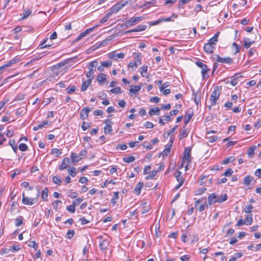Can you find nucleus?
<instances>
[{"mask_svg": "<svg viewBox=\"0 0 261 261\" xmlns=\"http://www.w3.org/2000/svg\"><path fill=\"white\" fill-rule=\"evenodd\" d=\"M67 196L73 199L77 197L78 193L76 192H73L72 190H69Z\"/></svg>", "mask_w": 261, "mask_h": 261, "instance_id": "4c0bfd02", "label": "nucleus"}, {"mask_svg": "<svg viewBox=\"0 0 261 261\" xmlns=\"http://www.w3.org/2000/svg\"><path fill=\"white\" fill-rule=\"evenodd\" d=\"M253 178L249 175H247L244 177V184L247 186L250 184V182L252 181Z\"/></svg>", "mask_w": 261, "mask_h": 261, "instance_id": "cd10ccee", "label": "nucleus"}, {"mask_svg": "<svg viewBox=\"0 0 261 261\" xmlns=\"http://www.w3.org/2000/svg\"><path fill=\"white\" fill-rule=\"evenodd\" d=\"M144 126L146 128H153L154 125L153 124V123L151 122H149V121H146L145 123H144Z\"/></svg>", "mask_w": 261, "mask_h": 261, "instance_id": "338daca9", "label": "nucleus"}, {"mask_svg": "<svg viewBox=\"0 0 261 261\" xmlns=\"http://www.w3.org/2000/svg\"><path fill=\"white\" fill-rule=\"evenodd\" d=\"M68 172L69 174L72 176L74 177L77 172H76V169L74 167H72L68 169Z\"/></svg>", "mask_w": 261, "mask_h": 261, "instance_id": "79ce46f5", "label": "nucleus"}, {"mask_svg": "<svg viewBox=\"0 0 261 261\" xmlns=\"http://www.w3.org/2000/svg\"><path fill=\"white\" fill-rule=\"evenodd\" d=\"M147 28L146 25H139L135 29L126 32V33H130L133 32H138L145 31Z\"/></svg>", "mask_w": 261, "mask_h": 261, "instance_id": "f3484780", "label": "nucleus"}, {"mask_svg": "<svg viewBox=\"0 0 261 261\" xmlns=\"http://www.w3.org/2000/svg\"><path fill=\"white\" fill-rule=\"evenodd\" d=\"M135 160V158L134 156H128L123 158V161L127 163H130Z\"/></svg>", "mask_w": 261, "mask_h": 261, "instance_id": "f704fd0d", "label": "nucleus"}, {"mask_svg": "<svg viewBox=\"0 0 261 261\" xmlns=\"http://www.w3.org/2000/svg\"><path fill=\"white\" fill-rule=\"evenodd\" d=\"M156 174L157 171L154 170H152L149 173V175L145 177V178L147 180H148L149 179H152L154 177H155L156 175Z\"/></svg>", "mask_w": 261, "mask_h": 261, "instance_id": "58836bf2", "label": "nucleus"}, {"mask_svg": "<svg viewBox=\"0 0 261 261\" xmlns=\"http://www.w3.org/2000/svg\"><path fill=\"white\" fill-rule=\"evenodd\" d=\"M221 92L219 86H217L214 90L212 92L211 96H210V100L211 102V105L215 106L217 101L218 100L219 96L220 95Z\"/></svg>", "mask_w": 261, "mask_h": 261, "instance_id": "39448f33", "label": "nucleus"}, {"mask_svg": "<svg viewBox=\"0 0 261 261\" xmlns=\"http://www.w3.org/2000/svg\"><path fill=\"white\" fill-rule=\"evenodd\" d=\"M192 149L190 147L185 148L184 151V156L182 160V163L187 161L188 163H190L192 161V158L191 156Z\"/></svg>", "mask_w": 261, "mask_h": 261, "instance_id": "0eeeda50", "label": "nucleus"}, {"mask_svg": "<svg viewBox=\"0 0 261 261\" xmlns=\"http://www.w3.org/2000/svg\"><path fill=\"white\" fill-rule=\"evenodd\" d=\"M20 61L19 58L15 57L11 60L8 62V63L0 67V73L3 72V70L6 68L11 66L12 65Z\"/></svg>", "mask_w": 261, "mask_h": 261, "instance_id": "9d476101", "label": "nucleus"}, {"mask_svg": "<svg viewBox=\"0 0 261 261\" xmlns=\"http://www.w3.org/2000/svg\"><path fill=\"white\" fill-rule=\"evenodd\" d=\"M149 114L150 116H152L154 115H159L160 109L158 107H155V108L151 109L149 112Z\"/></svg>", "mask_w": 261, "mask_h": 261, "instance_id": "a878e982", "label": "nucleus"}, {"mask_svg": "<svg viewBox=\"0 0 261 261\" xmlns=\"http://www.w3.org/2000/svg\"><path fill=\"white\" fill-rule=\"evenodd\" d=\"M23 217L20 216L19 217L15 219V225L16 226H19L22 224Z\"/></svg>", "mask_w": 261, "mask_h": 261, "instance_id": "c03bdc74", "label": "nucleus"}, {"mask_svg": "<svg viewBox=\"0 0 261 261\" xmlns=\"http://www.w3.org/2000/svg\"><path fill=\"white\" fill-rule=\"evenodd\" d=\"M243 256V253L238 252L236 253L233 256H231L228 261H235L237 259L241 258Z\"/></svg>", "mask_w": 261, "mask_h": 261, "instance_id": "bb28decb", "label": "nucleus"}, {"mask_svg": "<svg viewBox=\"0 0 261 261\" xmlns=\"http://www.w3.org/2000/svg\"><path fill=\"white\" fill-rule=\"evenodd\" d=\"M204 50L208 54H212L216 49V46H214L208 42L205 44L204 46Z\"/></svg>", "mask_w": 261, "mask_h": 261, "instance_id": "ddd939ff", "label": "nucleus"}, {"mask_svg": "<svg viewBox=\"0 0 261 261\" xmlns=\"http://www.w3.org/2000/svg\"><path fill=\"white\" fill-rule=\"evenodd\" d=\"M143 186V182H139L135 188L134 190L137 193L138 195L140 194L141 190Z\"/></svg>", "mask_w": 261, "mask_h": 261, "instance_id": "7c9ffc66", "label": "nucleus"}, {"mask_svg": "<svg viewBox=\"0 0 261 261\" xmlns=\"http://www.w3.org/2000/svg\"><path fill=\"white\" fill-rule=\"evenodd\" d=\"M227 195L226 194H224L217 197V202L222 203L227 199Z\"/></svg>", "mask_w": 261, "mask_h": 261, "instance_id": "473e14b6", "label": "nucleus"}, {"mask_svg": "<svg viewBox=\"0 0 261 261\" xmlns=\"http://www.w3.org/2000/svg\"><path fill=\"white\" fill-rule=\"evenodd\" d=\"M89 71H87L86 73V77H87L88 80L92 82V80L94 77V71L93 69L91 68H88Z\"/></svg>", "mask_w": 261, "mask_h": 261, "instance_id": "412c9836", "label": "nucleus"}, {"mask_svg": "<svg viewBox=\"0 0 261 261\" xmlns=\"http://www.w3.org/2000/svg\"><path fill=\"white\" fill-rule=\"evenodd\" d=\"M48 123V121H43L41 123L38 124L37 125L35 126L33 129L34 131L38 130L42 128L45 125H47Z\"/></svg>", "mask_w": 261, "mask_h": 261, "instance_id": "4be33fe9", "label": "nucleus"}, {"mask_svg": "<svg viewBox=\"0 0 261 261\" xmlns=\"http://www.w3.org/2000/svg\"><path fill=\"white\" fill-rule=\"evenodd\" d=\"M193 115V113L191 112V113H189V112H187L186 113V114L185 116V119H184V122L185 125H187L188 122L190 121L191 118L192 117Z\"/></svg>", "mask_w": 261, "mask_h": 261, "instance_id": "393cba45", "label": "nucleus"}, {"mask_svg": "<svg viewBox=\"0 0 261 261\" xmlns=\"http://www.w3.org/2000/svg\"><path fill=\"white\" fill-rule=\"evenodd\" d=\"M170 86V83L169 82H165L163 84L161 85L160 87V89L161 91H163L166 88Z\"/></svg>", "mask_w": 261, "mask_h": 261, "instance_id": "e2e57ef3", "label": "nucleus"}, {"mask_svg": "<svg viewBox=\"0 0 261 261\" xmlns=\"http://www.w3.org/2000/svg\"><path fill=\"white\" fill-rule=\"evenodd\" d=\"M76 89V87L75 86H72L71 87H68L66 89L67 92L68 94H71L75 92Z\"/></svg>", "mask_w": 261, "mask_h": 261, "instance_id": "49530a36", "label": "nucleus"}, {"mask_svg": "<svg viewBox=\"0 0 261 261\" xmlns=\"http://www.w3.org/2000/svg\"><path fill=\"white\" fill-rule=\"evenodd\" d=\"M92 82L87 80V81H85L83 82L82 86H81V91L84 92L85 91L89 86L91 84Z\"/></svg>", "mask_w": 261, "mask_h": 261, "instance_id": "6ab92c4d", "label": "nucleus"}, {"mask_svg": "<svg viewBox=\"0 0 261 261\" xmlns=\"http://www.w3.org/2000/svg\"><path fill=\"white\" fill-rule=\"evenodd\" d=\"M242 76L241 75L240 73L235 74L233 76L231 77V80L230 81V84L232 86H235L238 84V80L240 77H242Z\"/></svg>", "mask_w": 261, "mask_h": 261, "instance_id": "a211bd4d", "label": "nucleus"}, {"mask_svg": "<svg viewBox=\"0 0 261 261\" xmlns=\"http://www.w3.org/2000/svg\"><path fill=\"white\" fill-rule=\"evenodd\" d=\"M243 46L245 48H249L252 44H254L255 41V40H251L250 38L247 37H245L243 38Z\"/></svg>", "mask_w": 261, "mask_h": 261, "instance_id": "2eb2a0df", "label": "nucleus"}, {"mask_svg": "<svg viewBox=\"0 0 261 261\" xmlns=\"http://www.w3.org/2000/svg\"><path fill=\"white\" fill-rule=\"evenodd\" d=\"M140 73H141V75L142 76H145L144 74H146L147 72L148 67H147V66L143 65V66L140 67Z\"/></svg>", "mask_w": 261, "mask_h": 261, "instance_id": "ea45409f", "label": "nucleus"}, {"mask_svg": "<svg viewBox=\"0 0 261 261\" xmlns=\"http://www.w3.org/2000/svg\"><path fill=\"white\" fill-rule=\"evenodd\" d=\"M119 198V192H116L114 193L113 198L111 199V203L113 204L116 203L117 200Z\"/></svg>", "mask_w": 261, "mask_h": 261, "instance_id": "a18cd8bd", "label": "nucleus"}, {"mask_svg": "<svg viewBox=\"0 0 261 261\" xmlns=\"http://www.w3.org/2000/svg\"><path fill=\"white\" fill-rule=\"evenodd\" d=\"M19 149L22 151H25L28 150V147L24 143H20L19 145Z\"/></svg>", "mask_w": 261, "mask_h": 261, "instance_id": "603ef678", "label": "nucleus"}, {"mask_svg": "<svg viewBox=\"0 0 261 261\" xmlns=\"http://www.w3.org/2000/svg\"><path fill=\"white\" fill-rule=\"evenodd\" d=\"M48 39H45V40L43 41V42L41 44V48H46V47H50L51 44H48V43H46Z\"/></svg>", "mask_w": 261, "mask_h": 261, "instance_id": "052dcab7", "label": "nucleus"}, {"mask_svg": "<svg viewBox=\"0 0 261 261\" xmlns=\"http://www.w3.org/2000/svg\"><path fill=\"white\" fill-rule=\"evenodd\" d=\"M145 15L141 16H137V17H133L130 18L129 19L126 20L125 22L123 23L124 26H125L126 28H130L133 27L137 23H138L140 21H142L143 19H145Z\"/></svg>", "mask_w": 261, "mask_h": 261, "instance_id": "f03ea898", "label": "nucleus"}, {"mask_svg": "<svg viewBox=\"0 0 261 261\" xmlns=\"http://www.w3.org/2000/svg\"><path fill=\"white\" fill-rule=\"evenodd\" d=\"M253 207L251 205H247L244 208V212L246 213H250Z\"/></svg>", "mask_w": 261, "mask_h": 261, "instance_id": "4d7b16f0", "label": "nucleus"}, {"mask_svg": "<svg viewBox=\"0 0 261 261\" xmlns=\"http://www.w3.org/2000/svg\"><path fill=\"white\" fill-rule=\"evenodd\" d=\"M32 11L30 10H27L23 11V16L22 18H27L30 15H31Z\"/></svg>", "mask_w": 261, "mask_h": 261, "instance_id": "69168bd1", "label": "nucleus"}, {"mask_svg": "<svg viewBox=\"0 0 261 261\" xmlns=\"http://www.w3.org/2000/svg\"><path fill=\"white\" fill-rule=\"evenodd\" d=\"M90 127V124L88 122L84 121L82 125V129L83 130H86Z\"/></svg>", "mask_w": 261, "mask_h": 261, "instance_id": "864d4df0", "label": "nucleus"}, {"mask_svg": "<svg viewBox=\"0 0 261 261\" xmlns=\"http://www.w3.org/2000/svg\"><path fill=\"white\" fill-rule=\"evenodd\" d=\"M40 195V193L38 190H37V193L36 194V197L34 198H29L28 197H25L24 193H23L22 202L25 205H32L37 203Z\"/></svg>", "mask_w": 261, "mask_h": 261, "instance_id": "f257e3e1", "label": "nucleus"}, {"mask_svg": "<svg viewBox=\"0 0 261 261\" xmlns=\"http://www.w3.org/2000/svg\"><path fill=\"white\" fill-rule=\"evenodd\" d=\"M113 184V185H115L116 184V181H114V180H106L105 181V182L103 183V186H102V187H107V186L108 184Z\"/></svg>", "mask_w": 261, "mask_h": 261, "instance_id": "0e129e2a", "label": "nucleus"}, {"mask_svg": "<svg viewBox=\"0 0 261 261\" xmlns=\"http://www.w3.org/2000/svg\"><path fill=\"white\" fill-rule=\"evenodd\" d=\"M188 136V132L186 131V130H182L180 134H179V139L181 140L182 139L184 138H186Z\"/></svg>", "mask_w": 261, "mask_h": 261, "instance_id": "5fc2aeb1", "label": "nucleus"}, {"mask_svg": "<svg viewBox=\"0 0 261 261\" xmlns=\"http://www.w3.org/2000/svg\"><path fill=\"white\" fill-rule=\"evenodd\" d=\"M108 245L109 243L106 241L103 240L101 243H100L99 247L101 250H105L107 249Z\"/></svg>", "mask_w": 261, "mask_h": 261, "instance_id": "c756f323", "label": "nucleus"}, {"mask_svg": "<svg viewBox=\"0 0 261 261\" xmlns=\"http://www.w3.org/2000/svg\"><path fill=\"white\" fill-rule=\"evenodd\" d=\"M70 163V160L68 158H64L61 162V164L59 166V169L63 170L66 169Z\"/></svg>", "mask_w": 261, "mask_h": 261, "instance_id": "f8f14e48", "label": "nucleus"}, {"mask_svg": "<svg viewBox=\"0 0 261 261\" xmlns=\"http://www.w3.org/2000/svg\"><path fill=\"white\" fill-rule=\"evenodd\" d=\"M48 190L47 188H45L43 190L42 195H41V198L44 201L47 200V198L48 197Z\"/></svg>", "mask_w": 261, "mask_h": 261, "instance_id": "72a5a7b5", "label": "nucleus"}, {"mask_svg": "<svg viewBox=\"0 0 261 261\" xmlns=\"http://www.w3.org/2000/svg\"><path fill=\"white\" fill-rule=\"evenodd\" d=\"M50 153L51 154H56V156H58L62 153L61 150L57 148H53L51 150Z\"/></svg>", "mask_w": 261, "mask_h": 261, "instance_id": "a19ab883", "label": "nucleus"}, {"mask_svg": "<svg viewBox=\"0 0 261 261\" xmlns=\"http://www.w3.org/2000/svg\"><path fill=\"white\" fill-rule=\"evenodd\" d=\"M91 111L89 108H84L82 109L80 113V118L82 120L87 119L88 117V114Z\"/></svg>", "mask_w": 261, "mask_h": 261, "instance_id": "4468645a", "label": "nucleus"}, {"mask_svg": "<svg viewBox=\"0 0 261 261\" xmlns=\"http://www.w3.org/2000/svg\"><path fill=\"white\" fill-rule=\"evenodd\" d=\"M255 148V146H252L248 148L247 151V154L249 157L252 158V156L253 155V154H254V150Z\"/></svg>", "mask_w": 261, "mask_h": 261, "instance_id": "c9c22d12", "label": "nucleus"}, {"mask_svg": "<svg viewBox=\"0 0 261 261\" xmlns=\"http://www.w3.org/2000/svg\"><path fill=\"white\" fill-rule=\"evenodd\" d=\"M98 65V62L96 60H94L92 62H91L88 66V68H91L93 69V67H96Z\"/></svg>", "mask_w": 261, "mask_h": 261, "instance_id": "bf43d9fd", "label": "nucleus"}, {"mask_svg": "<svg viewBox=\"0 0 261 261\" xmlns=\"http://www.w3.org/2000/svg\"><path fill=\"white\" fill-rule=\"evenodd\" d=\"M217 57V61L222 63L231 64L232 63V59L230 57L222 58L218 55H215Z\"/></svg>", "mask_w": 261, "mask_h": 261, "instance_id": "9b49d317", "label": "nucleus"}, {"mask_svg": "<svg viewBox=\"0 0 261 261\" xmlns=\"http://www.w3.org/2000/svg\"><path fill=\"white\" fill-rule=\"evenodd\" d=\"M141 89V87L139 85H131L129 89V93L135 94L136 93L140 91Z\"/></svg>", "mask_w": 261, "mask_h": 261, "instance_id": "aec40b11", "label": "nucleus"}, {"mask_svg": "<svg viewBox=\"0 0 261 261\" xmlns=\"http://www.w3.org/2000/svg\"><path fill=\"white\" fill-rule=\"evenodd\" d=\"M9 144L12 147L14 152L16 153L17 151V146L16 145L15 141L13 139L10 140L9 142Z\"/></svg>", "mask_w": 261, "mask_h": 261, "instance_id": "2f4dec72", "label": "nucleus"}, {"mask_svg": "<svg viewBox=\"0 0 261 261\" xmlns=\"http://www.w3.org/2000/svg\"><path fill=\"white\" fill-rule=\"evenodd\" d=\"M246 222V225H250L253 221L252 219V214H249L247 215V217H246L245 220H244Z\"/></svg>", "mask_w": 261, "mask_h": 261, "instance_id": "e433bc0d", "label": "nucleus"}, {"mask_svg": "<svg viewBox=\"0 0 261 261\" xmlns=\"http://www.w3.org/2000/svg\"><path fill=\"white\" fill-rule=\"evenodd\" d=\"M113 122L110 119H106L105 121L104 132L106 134H110L112 133L113 129L111 124Z\"/></svg>", "mask_w": 261, "mask_h": 261, "instance_id": "6e6552de", "label": "nucleus"}, {"mask_svg": "<svg viewBox=\"0 0 261 261\" xmlns=\"http://www.w3.org/2000/svg\"><path fill=\"white\" fill-rule=\"evenodd\" d=\"M111 16V13L108 12L100 20L101 23H103L108 21L109 18Z\"/></svg>", "mask_w": 261, "mask_h": 261, "instance_id": "8fccbe9b", "label": "nucleus"}, {"mask_svg": "<svg viewBox=\"0 0 261 261\" xmlns=\"http://www.w3.org/2000/svg\"><path fill=\"white\" fill-rule=\"evenodd\" d=\"M87 154V151L86 149L81 150L78 155H76V153L72 152L71 154V163L79 162L85 158Z\"/></svg>", "mask_w": 261, "mask_h": 261, "instance_id": "7ed1b4c3", "label": "nucleus"}, {"mask_svg": "<svg viewBox=\"0 0 261 261\" xmlns=\"http://www.w3.org/2000/svg\"><path fill=\"white\" fill-rule=\"evenodd\" d=\"M75 234V232L74 230L70 229L69 230L67 233V238L69 239H71L73 238Z\"/></svg>", "mask_w": 261, "mask_h": 261, "instance_id": "09e8293b", "label": "nucleus"}, {"mask_svg": "<svg viewBox=\"0 0 261 261\" xmlns=\"http://www.w3.org/2000/svg\"><path fill=\"white\" fill-rule=\"evenodd\" d=\"M140 211H141V213L142 214H144L146 213L147 212H148V211H149V206H146V202L142 203L141 204V205L140 207Z\"/></svg>", "mask_w": 261, "mask_h": 261, "instance_id": "b1692460", "label": "nucleus"}, {"mask_svg": "<svg viewBox=\"0 0 261 261\" xmlns=\"http://www.w3.org/2000/svg\"><path fill=\"white\" fill-rule=\"evenodd\" d=\"M52 180L55 184L58 185H60L62 182L61 178L58 177L57 176H53L52 178Z\"/></svg>", "mask_w": 261, "mask_h": 261, "instance_id": "37998d69", "label": "nucleus"}, {"mask_svg": "<svg viewBox=\"0 0 261 261\" xmlns=\"http://www.w3.org/2000/svg\"><path fill=\"white\" fill-rule=\"evenodd\" d=\"M106 80V75L105 73H101L97 77V81L99 84H101Z\"/></svg>", "mask_w": 261, "mask_h": 261, "instance_id": "5701e85b", "label": "nucleus"}, {"mask_svg": "<svg viewBox=\"0 0 261 261\" xmlns=\"http://www.w3.org/2000/svg\"><path fill=\"white\" fill-rule=\"evenodd\" d=\"M232 173H233L232 169L231 168H229L223 173V175H224L227 177H229L231 175Z\"/></svg>", "mask_w": 261, "mask_h": 261, "instance_id": "13d9d810", "label": "nucleus"}, {"mask_svg": "<svg viewBox=\"0 0 261 261\" xmlns=\"http://www.w3.org/2000/svg\"><path fill=\"white\" fill-rule=\"evenodd\" d=\"M196 64L201 69L202 79L203 80L208 79L209 75L207 72L210 70V69L207 67L206 65L200 61L196 62Z\"/></svg>", "mask_w": 261, "mask_h": 261, "instance_id": "20e7f679", "label": "nucleus"}, {"mask_svg": "<svg viewBox=\"0 0 261 261\" xmlns=\"http://www.w3.org/2000/svg\"><path fill=\"white\" fill-rule=\"evenodd\" d=\"M29 246L33 248L35 250H36L38 248V244L35 241H32L29 244Z\"/></svg>", "mask_w": 261, "mask_h": 261, "instance_id": "680f3d73", "label": "nucleus"}, {"mask_svg": "<svg viewBox=\"0 0 261 261\" xmlns=\"http://www.w3.org/2000/svg\"><path fill=\"white\" fill-rule=\"evenodd\" d=\"M127 4V1H125L123 3H117L113 5L110 9L109 12L112 15L113 14L117 13L120 11L123 7H124Z\"/></svg>", "mask_w": 261, "mask_h": 261, "instance_id": "423d86ee", "label": "nucleus"}, {"mask_svg": "<svg viewBox=\"0 0 261 261\" xmlns=\"http://www.w3.org/2000/svg\"><path fill=\"white\" fill-rule=\"evenodd\" d=\"M234 160V158L233 156H230L228 158H226L223 161V164H227L229 163L232 162Z\"/></svg>", "mask_w": 261, "mask_h": 261, "instance_id": "3c124183", "label": "nucleus"}, {"mask_svg": "<svg viewBox=\"0 0 261 261\" xmlns=\"http://www.w3.org/2000/svg\"><path fill=\"white\" fill-rule=\"evenodd\" d=\"M110 92L112 93H120L121 92V89L120 87H117L115 88L112 89L110 90Z\"/></svg>", "mask_w": 261, "mask_h": 261, "instance_id": "6e6d98bb", "label": "nucleus"}, {"mask_svg": "<svg viewBox=\"0 0 261 261\" xmlns=\"http://www.w3.org/2000/svg\"><path fill=\"white\" fill-rule=\"evenodd\" d=\"M110 59L118 60V59H123L124 54L123 53H117L116 51H113L109 54Z\"/></svg>", "mask_w": 261, "mask_h": 261, "instance_id": "1a4fd4ad", "label": "nucleus"}, {"mask_svg": "<svg viewBox=\"0 0 261 261\" xmlns=\"http://www.w3.org/2000/svg\"><path fill=\"white\" fill-rule=\"evenodd\" d=\"M207 202L209 205H212L217 202V196L215 193H212L209 195L207 198Z\"/></svg>", "mask_w": 261, "mask_h": 261, "instance_id": "dca6fc26", "label": "nucleus"}, {"mask_svg": "<svg viewBox=\"0 0 261 261\" xmlns=\"http://www.w3.org/2000/svg\"><path fill=\"white\" fill-rule=\"evenodd\" d=\"M190 258V256L189 255L186 254L183 256H181L180 257V259L181 261H189Z\"/></svg>", "mask_w": 261, "mask_h": 261, "instance_id": "774afa93", "label": "nucleus"}, {"mask_svg": "<svg viewBox=\"0 0 261 261\" xmlns=\"http://www.w3.org/2000/svg\"><path fill=\"white\" fill-rule=\"evenodd\" d=\"M181 174V173L178 171H177L176 172H175L174 173V175L176 178V180L179 182H181V181H182L183 183H184L185 181V179L182 178V176Z\"/></svg>", "mask_w": 261, "mask_h": 261, "instance_id": "c85d7f7f", "label": "nucleus"}, {"mask_svg": "<svg viewBox=\"0 0 261 261\" xmlns=\"http://www.w3.org/2000/svg\"><path fill=\"white\" fill-rule=\"evenodd\" d=\"M100 64L103 67H109L112 66V62L110 60H107L106 61L101 62Z\"/></svg>", "mask_w": 261, "mask_h": 261, "instance_id": "de8ad7c7", "label": "nucleus"}]
</instances>
